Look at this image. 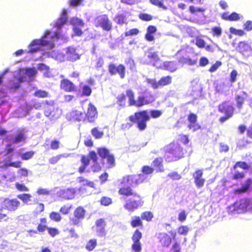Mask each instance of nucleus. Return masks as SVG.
Masks as SVG:
<instances>
[{
  "label": "nucleus",
  "instance_id": "obj_1",
  "mask_svg": "<svg viewBox=\"0 0 252 252\" xmlns=\"http://www.w3.org/2000/svg\"><path fill=\"white\" fill-rule=\"evenodd\" d=\"M68 21L67 10L63 9L61 16L54 24L55 30H47L40 39L32 40L29 45L28 52L34 53L45 48L52 49L55 47V43L59 41V44L67 42L69 38L63 33L62 28Z\"/></svg>",
  "mask_w": 252,
  "mask_h": 252
},
{
  "label": "nucleus",
  "instance_id": "obj_2",
  "mask_svg": "<svg viewBox=\"0 0 252 252\" xmlns=\"http://www.w3.org/2000/svg\"><path fill=\"white\" fill-rule=\"evenodd\" d=\"M144 181V178L142 174H129L123 177L121 184L124 186L119 188V195L129 197L138 194L132 189V187L137 186Z\"/></svg>",
  "mask_w": 252,
  "mask_h": 252
},
{
  "label": "nucleus",
  "instance_id": "obj_3",
  "mask_svg": "<svg viewBox=\"0 0 252 252\" xmlns=\"http://www.w3.org/2000/svg\"><path fill=\"white\" fill-rule=\"evenodd\" d=\"M36 74V70L32 68H22L15 71L11 73L12 78L9 80L6 87L9 89L16 90L20 87L21 83L31 81Z\"/></svg>",
  "mask_w": 252,
  "mask_h": 252
},
{
  "label": "nucleus",
  "instance_id": "obj_4",
  "mask_svg": "<svg viewBox=\"0 0 252 252\" xmlns=\"http://www.w3.org/2000/svg\"><path fill=\"white\" fill-rule=\"evenodd\" d=\"M142 62L144 64H152L157 68H162L170 72L176 71L178 68L176 61L164 62L162 64L157 53L152 50L145 52Z\"/></svg>",
  "mask_w": 252,
  "mask_h": 252
},
{
  "label": "nucleus",
  "instance_id": "obj_5",
  "mask_svg": "<svg viewBox=\"0 0 252 252\" xmlns=\"http://www.w3.org/2000/svg\"><path fill=\"white\" fill-rule=\"evenodd\" d=\"M150 119L149 112L147 110L135 112L134 115L129 117L130 123L123 124L121 128L123 130L129 129L132 126V123H136L137 126L140 130H144L147 127V122Z\"/></svg>",
  "mask_w": 252,
  "mask_h": 252
},
{
  "label": "nucleus",
  "instance_id": "obj_6",
  "mask_svg": "<svg viewBox=\"0 0 252 252\" xmlns=\"http://www.w3.org/2000/svg\"><path fill=\"white\" fill-rule=\"evenodd\" d=\"M126 94L128 98L129 106H135L137 107H140L142 106L152 102L154 98L152 95H141L138 96L137 99H134V94L131 90H127L126 91Z\"/></svg>",
  "mask_w": 252,
  "mask_h": 252
},
{
  "label": "nucleus",
  "instance_id": "obj_7",
  "mask_svg": "<svg viewBox=\"0 0 252 252\" xmlns=\"http://www.w3.org/2000/svg\"><path fill=\"white\" fill-rule=\"evenodd\" d=\"M182 148L178 143H170L166 148L165 158L168 161L177 160L183 156Z\"/></svg>",
  "mask_w": 252,
  "mask_h": 252
},
{
  "label": "nucleus",
  "instance_id": "obj_8",
  "mask_svg": "<svg viewBox=\"0 0 252 252\" xmlns=\"http://www.w3.org/2000/svg\"><path fill=\"white\" fill-rule=\"evenodd\" d=\"M97 153L101 158L103 168H112L115 166L114 156L110 153L108 149L105 147L98 148Z\"/></svg>",
  "mask_w": 252,
  "mask_h": 252
},
{
  "label": "nucleus",
  "instance_id": "obj_9",
  "mask_svg": "<svg viewBox=\"0 0 252 252\" xmlns=\"http://www.w3.org/2000/svg\"><path fill=\"white\" fill-rule=\"evenodd\" d=\"M234 110L233 104L229 101H224L220 104L218 105V111L224 116L220 118L219 122L223 123L231 118L233 115Z\"/></svg>",
  "mask_w": 252,
  "mask_h": 252
},
{
  "label": "nucleus",
  "instance_id": "obj_10",
  "mask_svg": "<svg viewBox=\"0 0 252 252\" xmlns=\"http://www.w3.org/2000/svg\"><path fill=\"white\" fill-rule=\"evenodd\" d=\"M9 72L8 69H6L4 72L0 75V109L1 108L0 113H7L9 111V105L6 101L5 97L7 95V92L3 89L2 79L4 76Z\"/></svg>",
  "mask_w": 252,
  "mask_h": 252
},
{
  "label": "nucleus",
  "instance_id": "obj_11",
  "mask_svg": "<svg viewBox=\"0 0 252 252\" xmlns=\"http://www.w3.org/2000/svg\"><path fill=\"white\" fill-rule=\"evenodd\" d=\"M97 155L95 152L94 151H90L89 154V157L85 156H82L81 158V162L82 164L87 166L90 160H92L93 165L91 167L92 171L94 172H97L100 171L101 167L97 162Z\"/></svg>",
  "mask_w": 252,
  "mask_h": 252
},
{
  "label": "nucleus",
  "instance_id": "obj_12",
  "mask_svg": "<svg viewBox=\"0 0 252 252\" xmlns=\"http://www.w3.org/2000/svg\"><path fill=\"white\" fill-rule=\"evenodd\" d=\"M135 199H127L124 205V208L129 212H132L143 204V201L139 194L133 196Z\"/></svg>",
  "mask_w": 252,
  "mask_h": 252
},
{
  "label": "nucleus",
  "instance_id": "obj_13",
  "mask_svg": "<svg viewBox=\"0 0 252 252\" xmlns=\"http://www.w3.org/2000/svg\"><path fill=\"white\" fill-rule=\"evenodd\" d=\"M86 211L82 206L77 207L73 212V217L69 219V224L71 226L79 225L85 217Z\"/></svg>",
  "mask_w": 252,
  "mask_h": 252
},
{
  "label": "nucleus",
  "instance_id": "obj_14",
  "mask_svg": "<svg viewBox=\"0 0 252 252\" xmlns=\"http://www.w3.org/2000/svg\"><path fill=\"white\" fill-rule=\"evenodd\" d=\"M94 25L96 27H101L104 31L109 32L112 28V23L106 14L100 15L95 18Z\"/></svg>",
  "mask_w": 252,
  "mask_h": 252
},
{
  "label": "nucleus",
  "instance_id": "obj_15",
  "mask_svg": "<svg viewBox=\"0 0 252 252\" xmlns=\"http://www.w3.org/2000/svg\"><path fill=\"white\" fill-rule=\"evenodd\" d=\"M69 23L72 26L73 33L71 35L72 37L74 36H81L83 33L81 29L85 25L84 21L80 18L73 17L70 18Z\"/></svg>",
  "mask_w": 252,
  "mask_h": 252
},
{
  "label": "nucleus",
  "instance_id": "obj_16",
  "mask_svg": "<svg viewBox=\"0 0 252 252\" xmlns=\"http://www.w3.org/2000/svg\"><path fill=\"white\" fill-rule=\"evenodd\" d=\"M142 237V232L138 229H135L131 236L132 244L131 249L132 252H141L142 251V245L140 242Z\"/></svg>",
  "mask_w": 252,
  "mask_h": 252
},
{
  "label": "nucleus",
  "instance_id": "obj_17",
  "mask_svg": "<svg viewBox=\"0 0 252 252\" xmlns=\"http://www.w3.org/2000/svg\"><path fill=\"white\" fill-rule=\"evenodd\" d=\"M170 235L166 233H159L158 236L159 242L163 247H168L171 244L172 240L176 237V233L173 231L168 232Z\"/></svg>",
  "mask_w": 252,
  "mask_h": 252
},
{
  "label": "nucleus",
  "instance_id": "obj_18",
  "mask_svg": "<svg viewBox=\"0 0 252 252\" xmlns=\"http://www.w3.org/2000/svg\"><path fill=\"white\" fill-rule=\"evenodd\" d=\"M20 205V202L16 198H5L2 201V208L9 212L16 211Z\"/></svg>",
  "mask_w": 252,
  "mask_h": 252
},
{
  "label": "nucleus",
  "instance_id": "obj_19",
  "mask_svg": "<svg viewBox=\"0 0 252 252\" xmlns=\"http://www.w3.org/2000/svg\"><path fill=\"white\" fill-rule=\"evenodd\" d=\"M47 104L45 107L44 113L46 116L50 119L54 120L60 117L61 114V110L57 107L53 103Z\"/></svg>",
  "mask_w": 252,
  "mask_h": 252
},
{
  "label": "nucleus",
  "instance_id": "obj_20",
  "mask_svg": "<svg viewBox=\"0 0 252 252\" xmlns=\"http://www.w3.org/2000/svg\"><path fill=\"white\" fill-rule=\"evenodd\" d=\"M27 131L24 128L18 129L16 133L11 134L8 137V140L12 144L24 143L26 140Z\"/></svg>",
  "mask_w": 252,
  "mask_h": 252
},
{
  "label": "nucleus",
  "instance_id": "obj_21",
  "mask_svg": "<svg viewBox=\"0 0 252 252\" xmlns=\"http://www.w3.org/2000/svg\"><path fill=\"white\" fill-rule=\"evenodd\" d=\"M97 189L94 182L86 181V183L79 188V191L83 195H88L91 194L94 190Z\"/></svg>",
  "mask_w": 252,
  "mask_h": 252
},
{
  "label": "nucleus",
  "instance_id": "obj_22",
  "mask_svg": "<svg viewBox=\"0 0 252 252\" xmlns=\"http://www.w3.org/2000/svg\"><path fill=\"white\" fill-rule=\"evenodd\" d=\"M108 71L111 75H114L118 73L121 78L123 79L125 76L126 68L122 64L116 66L114 63H110L108 66Z\"/></svg>",
  "mask_w": 252,
  "mask_h": 252
},
{
  "label": "nucleus",
  "instance_id": "obj_23",
  "mask_svg": "<svg viewBox=\"0 0 252 252\" xmlns=\"http://www.w3.org/2000/svg\"><path fill=\"white\" fill-rule=\"evenodd\" d=\"M95 225L96 226V232L97 236L99 237H105L107 232L105 229L106 222L105 219L103 218H100L96 220L95 222Z\"/></svg>",
  "mask_w": 252,
  "mask_h": 252
},
{
  "label": "nucleus",
  "instance_id": "obj_24",
  "mask_svg": "<svg viewBox=\"0 0 252 252\" xmlns=\"http://www.w3.org/2000/svg\"><path fill=\"white\" fill-rule=\"evenodd\" d=\"M75 191L73 189H61L57 192V195L64 199H71L74 198Z\"/></svg>",
  "mask_w": 252,
  "mask_h": 252
},
{
  "label": "nucleus",
  "instance_id": "obj_25",
  "mask_svg": "<svg viewBox=\"0 0 252 252\" xmlns=\"http://www.w3.org/2000/svg\"><path fill=\"white\" fill-rule=\"evenodd\" d=\"M65 57L66 60L71 62L75 61L80 58L79 54L76 52L75 48L72 46L65 49Z\"/></svg>",
  "mask_w": 252,
  "mask_h": 252
},
{
  "label": "nucleus",
  "instance_id": "obj_26",
  "mask_svg": "<svg viewBox=\"0 0 252 252\" xmlns=\"http://www.w3.org/2000/svg\"><path fill=\"white\" fill-rule=\"evenodd\" d=\"M235 210L242 212L247 211L250 206V201L246 199H242L236 201L234 204Z\"/></svg>",
  "mask_w": 252,
  "mask_h": 252
},
{
  "label": "nucleus",
  "instance_id": "obj_27",
  "mask_svg": "<svg viewBox=\"0 0 252 252\" xmlns=\"http://www.w3.org/2000/svg\"><path fill=\"white\" fill-rule=\"evenodd\" d=\"M85 113L78 110L72 111L67 116L68 119L72 122H80L85 119Z\"/></svg>",
  "mask_w": 252,
  "mask_h": 252
},
{
  "label": "nucleus",
  "instance_id": "obj_28",
  "mask_svg": "<svg viewBox=\"0 0 252 252\" xmlns=\"http://www.w3.org/2000/svg\"><path fill=\"white\" fill-rule=\"evenodd\" d=\"M85 118H87L89 122H94L97 117L96 108L90 103L88 108L87 113L85 114Z\"/></svg>",
  "mask_w": 252,
  "mask_h": 252
},
{
  "label": "nucleus",
  "instance_id": "obj_29",
  "mask_svg": "<svg viewBox=\"0 0 252 252\" xmlns=\"http://www.w3.org/2000/svg\"><path fill=\"white\" fill-rule=\"evenodd\" d=\"M216 92L219 94H223L228 90V86L225 82L221 81H215L214 83Z\"/></svg>",
  "mask_w": 252,
  "mask_h": 252
},
{
  "label": "nucleus",
  "instance_id": "obj_30",
  "mask_svg": "<svg viewBox=\"0 0 252 252\" xmlns=\"http://www.w3.org/2000/svg\"><path fill=\"white\" fill-rule=\"evenodd\" d=\"M61 87L66 92H71L74 91L75 86L73 83L69 80L63 79L61 82Z\"/></svg>",
  "mask_w": 252,
  "mask_h": 252
},
{
  "label": "nucleus",
  "instance_id": "obj_31",
  "mask_svg": "<svg viewBox=\"0 0 252 252\" xmlns=\"http://www.w3.org/2000/svg\"><path fill=\"white\" fill-rule=\"evenodd\" d=\"M237 50L243 55H246L251 50V47L248 43L241 41L238 44Z\"/></svg>",
  "mask_w": 252,
  "mask_h": 252
},
{
  "label": "nucleus",
  "instance_id": "obj_32",
  "mask_svg": "<svg viewBox=\"0 0 252 252\" xmlns=\"http://www.w3.org/2000/svg\"><path fill=\"white\" fill-rule=\"evenodd\" d=\"M178 62L183 64H187L189 65H193L196 64L197 59H191L189 57L182 56L180 57L178 60Z\"/></svg>",
  "mask_w": 252,
  "mask_h": 252
},
{
  "label": "nucleus",
  "instance_id": "obj_33",
  "mask_svg": "<svg viewBox=\"0 0 252 252\" xmlns=\"http://www.w3.org/2000/svg\"><path fill=\"white\" fill-rule=\"evenodd\" d=\"M252 180L251 179H248L246 182L242 185L241 188L234 189L233 190V193L235 194H240L246 192L250 188Z\"/></svg>",
  "mask_w": 252,
  "mask_h": 252
},
{
  "label": "nucleus",
  "instance_id": "obj_34",
  "mask_svg": "<svg viewBox=\"0 0 252 252\" xmlns=\"http://www.w3.org/2000/svg\"><path fill=\"white\" fill-rule=\"evenodd\" d=\"M162 161V160L161 158H157L153 161L152 163V168L154 169V171H156L157 172H164Z\"/></svg>",
  "mask_w": 252,
  "mask_h": 252
},
{
  "label": "nucleus",
  "instance_id": "obj_35",
  "mask_svg": "<svg viewBox=\"0 0 252 252\" xmlns=\"http://www.w3.org/2000/svg\"><path fill=\"white\" fill-rule=\"evenodd\" d=\"M130 225L133 228L142 227L143 225L142 219L140 217L135 216L131 218L130 221Z\"/></svg>",
  "mask_w": 252,
  "mask_h": 252
},
{
  "label": "nucleus",
  "instance_id": "obj_36",
  "mask_svg": "<svg viewBox=\"0 0 252 252\" xmlns=\"http://www.w3.org/2000/svg\"><path fill=\"white\" fill-rule=\"evenodd\" d=\"M97 245V240L95 238L91 239L87 243L85 248L88 252L93 251Z\"/></svg>",
  "mask_w": 252,
  "mask_h": 252
},
{
  "label": "nucleus",
  "instance_id": "obj_37",
  "mask_svg": "<svg viewBox=\"0 0 252 252\" xmlns=\"http://www.w3.org/2000/svg\"><path fill=\"white\" fill-rule=\"evenodd\" d=\"M47 220L45 218H41L40 220V223L37 227V230L39 232H43L46 230H47L49 227L46 225Z\"/></svg>",
  "mask_w": 252,
  "mask_h": 252
},
{
  "label": "nucleus",
  "instance_id": "obj_38",
  "mask_svg": "<svg viewBox=\"0 0 252 252\" xmlns=\"http://www.w3.org/2000/svg\"><path fill=\"white\" fill-rule=\"evenodd\" d=\"M172 78L170 76L162 77L158 81L159 86H164L171 83Z\"/></svg>",
  "mask_w": 252,
  "mask_h": 252
},
{
  "label": "nucleus",
  "instance_id": "obj_39",
  "mask_svg": "<svg viewBox=\"0 0 252 252\" xmlns=\"http://www.w3.org/2000/svg\"><path fill=\"white\" fill-rule=\"evenodd\" d=\"M154 217L153 213L150 211H145L141 215L142 220H145L147 221H151Z\"/></svg>",
  "mask_w": 252,
  "mask_h": 252
},
{
  "label": "nucleus",
  "instance_id": "obj_40",
  "mask_svg": "<svg viewBox=\"0 0 252 252\" xmlns=\"http://www.w3.org/2000/svg\"><path fill=\"white\" fill-rule=\"evenodd\" d=\"M194 182L198 188H201L204 185L205 179L202 178V174H197L195 177Z\"/></svg>",
  "mask_w": 252,
  "mask_h": 252
},
{
  "label": "nucleus",
  "instance_id": "obj_41",
  "mask_svg": "<svg viewBox=\"0 0 252 252\" xmlns=\"http://www.w3.org/2000/svg\"><path fill=\"white\" fill-rule=\"evenodd\" d=\"M50 219L54 221L59 222L62 220V216L60 213L56 212H52L49 215Z\"/></svg>",
  "mask_w": 252,
  "mask_h": 252
},
{
  "label": "nucleus",
  "instance_id": "obj_42",
  "mask_svg": "<svg viewBox=\"0 0 252 252\" xmlns=\"http://www.w3.org/2000/svg\"><path fill=\"white\" fill-rule=\"evenodd\" d=\"M17 197L21 200L24 203H27L31 200L32 195L29 193H23L18 194Z\"/></svg>",
  "mask_w": 252,
  "mask_h": 252
},
{
  "label": "nucleus",
  "instance_id": "obj_43",
  "mask_svg": "<svg viewBox=\"0 0 252 252\" xmlns=\"http://www.w3.org/2000/svg\"><path fill=\"white\" fill-rule=\"evenodd\" d=\"M33 151H29L25 153H22L20 154L21 158L23 160H28L31 159L34 155Z\"/></svg>",
  "mask_w": 252,
  "mask_h": 252
},
{
  "label": "nucleus",
  "instance_id": "obj_44",
  "mask_svg": "<svg viewBox=\"0 0 252 252\" xmlns=\"http://www.w3.org/2000/svg\"><path fill=\"white\" fill-rule=\"evenodd\" d=\"M72 208V205H65L61 207L60 209V212L64 215H68L70 212L71 209Z\"/></svg>",
  "mask_w": 252,
  "mask_h": 252
},
{
  "label": "nucleus",
  "instance_id": "obj_45",
  "mask_svg": "<svg viewBox=\"0 0 252 252\" xmlns=\"http://www.w3.org/2000/svg\"><path fill=\"white\" fill-rule=\"evenodd\" d=\"M47 231L52 237H54L60 234V230L56 227H49Z\"/></svg>",
  "mask_w": 252,
  "mask_h": 252
},
{
  "label": "nucleus",
  "instance_id": "obj_46",
  "mask_svg": "<svg viewBox=\"0 0 252 252\" xmlns=\"http://www.w3.org/2000/svg\"><path fill=\"white\" fill-rule=\"evenodd\" d=\"M238 167L241 168L243 170H247L250 167V166L244 161H238L234 165V168L236 169Z\"/></svg>",
  "mask_w": 252,
  "mask_h": 252
},
{
  "label": "nucleus",
  "instance_id": "obj_47",
  "mask_svg": "<svg viewBox=\"0 0 252 252\" xmlns=\"http://www.w3.org/2000/svg\"><path fill=\"white\" fill-rule=\"evenodd\" d=\"M91 133L96 139L101 138L103 135V132L99 131L97 127L93 128L91 130Z\"/></svg>",
  "mask_w": 252,
  "mask_h": 252
},
{
  "label": "nucleus",
  "instance_id": "obj_48",
  "mask_svg": "<svg viewBox=\"0 0 252 252\" xmlns=\"http://www.w3.org/2000/svg\"><path fill=\"white\" fill-rule=\"evenodd\" d=\"M126 20L125 16L123 14L117 15L114 19V21L119 25L123 24L125 22Z\"/></svg>",
  "mask_w": 252,
  "mask_h": 252
},
{
  "label": "nucleus",
  "instance_id": "obj_49",
  "mask_svg": "<svg viewBox=\"0 0 252 252\" xmlns=\"http://www.w3.org/2000/svg\"><path fill=\"white\" fill-rule=\"evenodd\" d=\"M37 68L40 71H44V74L48 75L49 70V67L43 63H39L37 65Z\"/></svg>",
  "mask_w": 252,
  "mask_h": 252
},
{
  "label": "nucleus",
  "instance_id": "obj_50",
  "mask_svg": "<svg viewBox=\"0 0 252 252\" xmlns=\"http://www.w3.org/2000/svg\"><path fill=\"white\" fill-rule=\"evenodd\" d=\"M189 230V227L186 225H181L177 229L178 233L183 235H186Z\"/></svg>",
  "mask_w": 252,
  "mask_h": 252
},
{
  "label": "nucleus",
  "instance_id": "obj_51",
  "mask_svg": "<svg viewBox=\"0 0 252 252\" xmlns=\"http://www.w3.org/2000/svg\"><path fill=\"white\" fill-rule=\"evenodd\" d=\"M100 202L102 205L108 206L112 203V199L109 197L103 196L100 199Z\"/></svg>",
  "mask_w": 252,
  "mask_h": 252
},
{
  "label": "nucleus",
  "instance_id": "obj_52",
  "mask_svg": "<svg viewBox=\"0 0 252 252\" xmlns=\"http://www.w3.org/2000/svg\"><path fill=\"white\" fill-rule=\"evenodd\" d=\"M92 93V89L88 85H85L82 87V94L85 96H90Z\"/></svg>",
  "mask_w": 252,
  "mask_h": 252
},
{
  "label": "nucleus",
  "instance_id": "obj_53",
  "mask_svg": "<svg viewBox=\"0 0 252 252\" xmlns=\"http://www.w3.org/2000/svg\"><path fill=\"white\" fill-rule=\"evenodd\" d=\"M34 95L38 97L44 98L47 96L48 93L45 91L38 90L34 92Z\"/></svg>",
  "mask_w": 252,
  "mask_h": 252
},
{
  "label": "nucleus",
  "instance_id": "obj_54",
  "mask_svg": "<svg viewBox=\"0 0 252 252\" xmlns=\"http://www.w3.org/2000/svg\"><path fill=\"white\" fill-rule=\"evenodd\" d=\"M235 100L237 103V107L239 109H242L244 102V98L240 95H237Z\"/></svg>",
  "mask_w": 252,
  "mask_h": 252
},
{
  "label": "nucleus",
  "instance_id": "obj_55",
  "mask_svg": "<svg viewBox=\"0 0 252 252\" xmlns=\"http://www.w3.org/2000/svg\"><path fill=\"white\" fill-rule=\"evenodd\" d=\"M15 186L16 189L19 191H28L29 190V188L24 184H20L19 183H16Z\"/></svg>",
  "mask_w": 252,
  "mask_h": 252
},
{
  "label": "nucleus",
  "instance_id": "obj_56",
  "mask_svg": "<svg viewBox=\"0 0 252 252\" xmlns=\"http://www.w3.org/2000/svg\"><path fill=\"white\" fill-rule=\"evenodd\" d=\"M163 0H150V1L153 5L158 6L159 7L162 8L164 9H166V7L163 5Z\"/></svg>",
  "mask_w": 252,
  "mask_h": 252
},
{
  "label": "nucleus",
  "instance_id": "obj_57",
  "mask_svg": "<svg viewBox=\"0 0 252 252\" xmlns=\"http://www.w3.org/2000/svg\"><path fill=\"white\" fill-rule=\"evenodd\" d=\"M188 127L189 129H192L193 131H195L201 127L200 126L197 122L189 123Z\"/></svg>",
  "mask_w": 252,
  "mask_h": 252
},
{
  "label": "nucleus",
  "instance_id": "obj_58",
  "mask_svg": "<svg viewBox=\"0 0 252 252\" xmlns=\"http://www.w3.org/2000/svg\"><path fill=\"white\" fill-rule=\"evenodd\" d=\"M150 114L152 118H158L161 115L162 112L158 110H152L150 111Z\"/></svg>",
  "mask_w": 252,
  "mask_h": 252
},
{
  "label": "nucleus",
  "instance_id": "obj_59",
  "mask_svg": "<svg viewBox=\"0 0 252 252\" xmlns=\"http://www.w3.org/2000/svg\"><path fill=\"white\" fill-rule=\"evenodd\" d=\"M243 29L247 32L252 31V21L250 20L247 21L243 25Z\"/></svg>",
  "mask_w": 252,
  "mask_h": 252
},
{
  "label": "nucleus",
  "instance_id": "obj_60",
  "mask_svg": "<svg viewBox=\"0 0 252 252\" xmlns=\"http://www.w3.org/2000/svg\"><path fill=\"white\" fill-rule=\"evenodd\" d=\"M187 214L185 210L181 211L179 215L178 219L181 222H184L187 219Z\"/></svg>",
  "mask_w": 252,
  "mask_h": 252
},
{
  "label": "nucleus",
  "instance_id": "obj_61",
  "mask_svg": "<svg viewBox=\"0 0 252 252\" xmlns=\"http://www.w3.org/2000/svg\"><path fill=\"white\" fill-rule=\"evenodd\" d=\"M195 44L199 48H204L206 46V43L205 41L200 38H197L195 39Z\"/></svg>",
  "mask_w": 252,
  "mask_h": 252
},
{
  "label": "nucleus",
  "instance_id": "obj_62",
  "mask_svg": "<svg viewBox=\"0 0 252 252\" xmlns=\"http://www.w3.org/2000/svg\"><path fill=\"white\" fill-rule=\"evenodd\" d=\"M212 31L213 34L214 36L219 37L221 35L222 33L221 29L220 27H215L212 28Z\"/></svg>",
  "mask_w": 252,
  "mask_h": 252
},
{
  "label": "nucleus",
  "instance_id": "obj_63",
  "mask_svg": "<svg viewBox=\"0 0 252 252\" xmlns=\"http://www.w3.org/2000/svg\"><path fill=\"white\" fill-rule=\"evenodd\" d=\"M238 75L237 71L233 69L230 74V81L231 83H233L236 82V78Z\"/></svg>",
  "mask_w": 252,
  "mask_h": 252
},
{
  "label": "nucleus",
  "instance_id": "obj_64",
  "mask_svg": "<svg viewBox=\"0 0 252 252\" xmlns=\"http://www.w3.org/2000/svg\"><path fill=\"white\" fill-rule=\"evenodd\" d=\"M189 9L190 12L192 14H195L197 12H203L204 11V9L202 8H199L194 6H190Z\"/></svg>",
  "mask_w": 252,
  "mask_h": 252
}]
</instances>
